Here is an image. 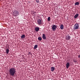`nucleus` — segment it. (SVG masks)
I'll return each mask as SVG.
<instances>
[{"instance_id": "nucleus-1", "label": "nucleus", "mask_w": 80, "mask_h": 80, "mask_svg": "<svg viewBox=\"0 0 80 80\" xmlns=\"http://www.w3.org/2000/svg\"><path fill=\"white\" fill-rule=\"evenodd\" d=\"M9 75L10 76L13 77L16 73L15 68H11L10 69H9Z\"/></svg>"}, {"instance_id": "nucleus-2", "label": "nucleus", "mask_w": 80, "mask_h": 80, "mask_svg": "<svg viewBox=\"0 0 80 80\" xmlns=\"http://www.w3.org/2000/svg\"><path fill=\"white\" fill-rule=\"evenodd\" d=\"M79 26L78 25V23L75 24L74 25V27H73V29L74 30H77L79 28Z\"/></svg>"}, {"instance_id": "nucleus-3", "label": "nucleus", "mask_w": 80, "mask_h": 80, "mask_svg": "<svg viewBox=\"0 0 80 80\" xmlns=\"http://www.w3.org/2000/svg\"><path fill=\"white\" fill-rule=\"evenodd\" d=\"M19 14V13H18V11H17V10H15L13 12V15L14 16V17H17L18 15Z\"/></svg>"}, {"instance_id": "nucleus-4", "label": "nucleus", "mask_w": 80, "mask_h": 80, "mask_svg": "<svg viewBox=\"0 0 80 80\" xmlns=\"http://www.w3.org/2000/svg\"><path fill=\"white\" fill-rule=\"evenodd\" d=\"M56 28H57V26L55 25H53L52 26V30L55 31Z\"/></svg>"}, {"instance_id": "nucleus-5", "label": "nucleus", "mask_w": 80, "mask_h": 80, "mask_svg": "<svg viewBox=\"0 0 80 80\" xmlns=\"http://www.w3.org/2000/svg\"><path fill=\"white\" fill-rule=\"evenodd\" d=\"M37 23H38V25H41L42 23V21L40 19H38L37 20Z\"/></svg>"}, {"instance_id": "nucleus-6", "label": "nucleus", "mask_w": 80, "mask_h": 80, "mask_svg": "<svg viewBox=\"0 0 80 80\" xmlns=\"http://www.w3.org/2000/svg\"><path fill=\"white\" fill-rule=\"evenodd\" d=\"M70 66V63L67 62L66 64V68L68 69V68Z\"/></svg>"}, {"instance_id": "nucleus-7", "label": "nucleus", "mask_w": 80, "mask_h": 80, "mask_svg": "<svg viewBox=\"0 0 80 80\" xmlns=\"http://www.w3.org/2000/svg\"><path fill=\"white\" fill-rule=\"evenodd\" d=\"M42 37L43 40H45L46 38L45 35L44 34H42Z\"/></svg>"}, {"instance_id": "nucleus-8", "label": "nucleus", "mask_w": 80, "mask_h": 80, "mask_svg": "<svg viewBox=\"0 0 80 80\" xmlns=\"http://www.w3.org/2000/svg\"><path fill=\"white\" fill-rule=\"evenodd\" d=\"M70 36L68 35L66 36V39H67V40H70Z\"/></svg>"}, {"instance_id": "nucleus-9", "label": "nucleus", "mask_w": 80, "mask_h": 80, "mask_svg": "<svg viewBox=\"0 0 80 80\" xmlns=\"http://www.w3.org/2000/svg\"><path fill=\"white\" fill-rule=\"evenodd\" d=\"M51 72H53L55 70V68L54 67H51Z\"/></svg>"}, {"instance_id": "nucleus-10", "label": "nucleus", "mask_w": 80, "mask_h": 80, "mask_svg": "<svg viewBox=\"0 0 80 80\" xmlns=\"http://www.w3.org/2000/svg\"><path fill=\"white\" fill-rule=\"evenodd\" d=\"M39 30V27H36L35 28V30L36 32H38Z\"/></svg>"}, {"instance_id": "nucleus-11", "label": "nucleus", "mask_w": 80, "mask_h": 80, "mask_svg": "<svg viewBox=\"0 0 80 80\" xmlns=\"http://www.w3.org/2000/svg\"><path fill=\"white\" fill-rule=\"evenodd\" d=\"M60 29L61 30H62L64 28V26L63 25H61L60 27Z\"/></svg>"}, {"instance_id": "nucleus-12", "label": "nucleus", "mask_w": 80, "mask_h": 80, "mask_svg": "<svg viewBox=\"0 0 80 80\" xmlns=\"http://www.w3.org/2000/svg\"><path fill=\"white\" fill-rule=\"evenodd\" d=\"M10 51V50H9V49H8V48H7L6 49V52L7 54H8L9 53V52Z\"/></svg>"}, {"instance_id": "nucleus-13", "label": "nucleus", "mask_w": 80, "mask_h": 80, "mask_svg": "<svg viewBox=\"0 0 80 80\" xmlns=\"http://www.w3.org/2000/svg\"><path fill=\"white\" fill-rule=\"evenodd\" d=\"M21 38L22 39H24L25 38V35L24 34L22 35L21 36Z\"/></svg>"}, {"instance_id": "nucleus-14", "label": "nucleus", "mask_w": 80, "mask_h": 80, "mask_svg": "<svg viewBox=\"0 0 80 80\" xmlns=\"http://www.w3.org/2000/svg\"><path fill=\"white\" fill-rule=\"evenodd\" d=\"M79 3H79V2H77L76 3H75V6H78V5H79Z\"/></svg>"}, {"instance_id": "nucleus-15", "label": "nucleus", "mask_w": 80, "mask_h": 80, "mask_svg": "<svg viewBox=\"0 0 80 80\" xmlns=\"http://www.w3.org/2000/svg\"><path fill=\"white\" fill-rule=\"evenodd\" d=\"M78 14H76L75 16H74V18H77L78 17Z\"/></svg>"}, {"instance_id": "nucleus-16", "label": "nucleus", "mask_w": 80, "mask_h": 80, "mask_svg": "<svg viewBox=\"0 0 80 80\" xmlns=\"http://www.w3.org/2000/svg\"><path fill=\"white\" fill-rule=\"evenodd\" d=\"M42 38H41V37H38V40H39L40 41H41L42 40Z\"/></svg>"}, {"instance_id": "nucleus-17", "label": "nucleus", "mask_w": 80, "mask_h": 80, "mask_svg": "<svg viewBox=\"0 0 80 80\" xmlns=\"http://www.w3.org/2000/svg\"><path fill=\"white\" fill-rule=\"evenodd\" d=\"M38 47V45H36L34 46V49H36Z\"/></svg>"}, {"instance_id": "nucleus-18", "label": "nucleus", "mask_w": 80, "mask_h": 80, "mask_svg": "<svg viewBox=\"0 0 80 80\" xmlns=\"http://www.w3.org/2000/svg\"><path fill=\"white\" fill-rule=\"evenodd\" d=\"M48 21H50V17H49L48 18Z\"/></svg>"}, {"instance_id": "nucleus-19", "label": "nucleus", "mask_w": 80, "mask_h": 80, "mask_svg": "<svg viewBox=\"0 0 80 80\" xmlns=\"http://www.w3.org/2000/svg\"><path fill=\"white\" fill-rule=\"evenodd\" d=\"M36 1L37 3H39V1H38V0H37Z\"/></svg>"}, {"instance_id": "nucleus-20", "label": "nucleus", "mask_w": 80, "mask_h": 80, "mask_svg": "<svg viewBox=\"0 0 80 80\" xmlns=\"http://www.w3.org/2000/svg\"><path fill=\"white\" fill-rule=\"evenodd\" d=\"M74 61V62H76V63H77V61L76 60H74V61Z\"/></svg>"}, {"instance_id": "nucleus-21", "label": "nucleus", "mask_w": 80, "mask_h": 80, "mask_svg": "<svg viewBox=\"0 0 80 80\" xmlns=\"http://www.w3.org/2000/svg\"><path fill=\"white\" fill-rule=\"evenodd\" d=\"M29 54H31V53L30 52H29Z\"/></svg>"}, {"instance_id": "nucleus-22", "label": "nucleus", "mask_w": 80, "mask_h": 80, "mask_svg": "<svg viewBox=\"0 0 80 80\" xmlns=\"http://www.w3.org/2000/svg\"><path fill=\"white\" fill-rule=\"evenodd\" d=\"M78 58H80V55H78Z\"/></svg>"}, {"instance_id": "nucleus-23", "label": "nucleus", "mask_w": 80, "mask_h": 80, "mask_svg": "<svg viewBox=\"0 0 80 80\" xmlns=\"http://www.w3.org/2000/svg\"><path fill=\"white\" fill-rule=\"evenodd\" d=\"M32 13H36V12H32Z\"/></svg>"}]
</instances>
